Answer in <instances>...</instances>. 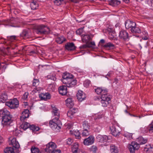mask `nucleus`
Returning <instances> with one entry per match:
<instances>
[{
  "label": "nucleus",
  "mask_w": 153,
  "mask_h": 153,
  "mask_svg": "<svg viewBox=\"0 0 153 153\" xmlns=\"http://www.w3.org/2000/svg\"><path fill=\"white\" fill-rule=\"evenodd\" d=\"M73 76L67 72L64 73L62 76V82L66 86H60L59 88V93L62 95H66L67 93V87L69 88L74 87L76 84V81L73 79Z\"/></svg>",
  "instance_id": "1"
},
{
  "label": "nucleus",
  "mask_w": 153,
  "mask_h": 153,
  "mask_svg": "<svg viewBox=\"0 0 153 153\" xmlns=\"http://www.w3.org/2000/svg\"><path fill=\"white\" fill-rule=\"evenodd\" d=\"M59 119L58 118H54L50 121L49 123V126L51 128L56 131H59L61 128V127L58 124L59 121Z\"/></svg>",
  "instance_id": "2"
},
{
  "label": "nucleus",
  "mask_w": 153,
  "mask_h": 153,
  "mask_svg": "<svg viewBox=\"0 0 153 153\" xmlns=\"http://www.w3.org/2000/svg\"><path fill=\"white\" fill-rule=\"evenodd\" d=\"M37 33L40 34H48L50 33L49 28L43 25H39L37 28Z\"/></svg>",
  "instance_id": "3"
},
{
  "label": "nucleus",
  "mask_w": 153,
  "mask_h": 153,
  "mask_svg": "<svg viewBox=\"0 0 153 153\" xmlns=\"http://www.w3.org/2000/svg\"><path fill=\"white\" fill-rule=\"evenodd\" d=\"M110 129L112 134L115 137L119 136L120 134L121 129L117 125H112L110 127Z\"/></svg>",
  "instance_id": "4"
},
{
  "label": "nucleus",
  "mask_w": 153,
  "mask_h": 153,
  "mask_svg": "<svg viewBox=\"0 0 153 153\" xmlns=\"http://www.w3.org/2000/svg\"><path fill=\"white\" fill-rule=\"evenodd\" d=\"M19 101L16 98H14L13 100L5 102V105L11 109L17 108L19 106Z\"/></svg>",
  "instance_id": "5"
},
{
  "label": "nucleus",
  "mask_w": 153,
  "mask_h": 153,
  "mask_svg": "<svg viewBox=\"0 0 153 153\" xmlns=\"http://www.w3.org/2000/svg\"><path fill=\"white\" fill-rule=\"evenodd\" d=\"M57 146L56 143L53 142H51L46 145L45 148V151L47 152L55 151Z\"/></svg>",
  "instance_id": "6"
},
{
  "label": "nucleus",
  "mask_w": 153,
  "mask_h": 153,
  "mask_svg": "<svg viewBox=\"0 0 153 153\" xmlns=\"http://www.w3.org/2000/svg\"><path fill=\"white\" fill-rule=\"evenodd\" d=\"M128 148L131 153H134L135 150L139 149L140 146L137 142H134L129 145Z\"/></svg>",
  "instance_id": "7"
},
{
  "label": "nucleus",
  "mask_w": 153,
  "mask_h": 153,
  "mask_svg": "<svg viewBox=\"0 0 153 153\" xmlns=\"http://www.w3.org/2000/svg\"><path fill=\"white\" fill-rule=\"evenodd\" d=\"M12 115L3 116L2 117V123L4 126H8L12 123Z\"/></svg>",
  "instance_id": "8"
},
{
  "label": "nucleus",
  "mask_w": 153,
  "mask_h": 153,
  "mask_svg": "<svg viewBox=\"0 0 153 153\" xmlns=\"http://www.w3.org/2000/svg\"><path fill=\"white\" fill-rule=\"evenodd\" d=\"M101 102L103 107H106L108 104L110 100V98L108 96V94L106 95H102L101 97Z\"/></svg>",
  "instance_id": "9"
},
{
  "label": "nucleus",
  "mask_w": 153,
  "mask_h": 153,
  "mask_svg": "<svg viewBox=\"0 0 153 153\" xmlns=\"http://www.w3.org/2000/svg\"><path fill=\"white\" fill-rule=\"evenodd\" d=\"M94 137L92 135H90L88 138L84 139L83 143L84 145L87 146L91 145L94 143Z\"/></svg>",
  "instance_id": "10"
},
{
  "label": "nucleus",
  "mask_w": 153,
  "mask_h": 153,
  "mask_svg": "<svg viewBox=\"0 0 153 153\" xmlns=\"http://www.w3.org/2000/svg\"><path fill=\"white\" fill-rule=\"evenodd\" d=\"M96 92L98 94L102 95H106L108 94V91L106 88L98 87L95 89Z\"/></svg>",
  "instance_id": "11"
},
{
  "label": "nucleus",
  "mask_w": 153,
  "mask_h": 153,
  "mask_svg": "<svg viewBox=\"0 0 153 153\" xmlns=\"http://www.w3.org/2000/svg\"><path fill=\"white\" fill-rule=\"evenodd\" d=\"M119 36L120 38L125 40H127L129 39L128 33L125 30H121L120 32Z\"/></svg>",
  "instance_id": "12"
},
{
  "label": "nucleus",
  "mask_w": 153,
  "mask_h": 153,
  "mask_svg": "<svg viewBox=\"0 0 153 153\" xmlns=\"http://www.w3.org/2000/svg\"><path fill=\"white\" fill-rule=\"evenodd\" d=\"M135 23L131 20H127L125 22V26L126 28H132L135 26Z\"/></svg>",
  "instance_id": "13"
},
{
  "label": "nucleus",
  "mask_w": 153,
  "mask_h": 153,
  "mask_svg": "<svg viewBox=\"0 0 153 153\" xmlns=\"http://www.w3.org/2000/svg\"><path fill=\"white\" fill-rule=\"evenodd\" d=\"M29 111L27 109H25L22 113L20 117V120L23 121L26 118L29 117Z\"/></svg>",
  "instance_id": "14"
},
{
  "label": "nucleus",
  "mask_w": 153,
  "mask_h": 153,
  "mask_svg": "<svg viewBox=\"0 0 153 153\" xmlns=\"http://www.w3.org/2000/svg\"><path fill=\"white\" fill-rule=\"evenodd\" d=\"M76 96L77 99L80 101L84 100L85 98V94L81 90H79L77 93Z\"/></svg>",
  "instance_id": "15"
},
{
  "label": "nucleus",
  "mask_w": 153,
  "mask_h": 153,
  "mask_svg": "<svg viewBox=\"0 0 153 153\" xmlns=\"http://www.w3.org/2000/svg\"><path fill=\"white\" fill-rule=\"evenodd\" d=\"M52 112L53 115L55 117L54 118H58L59 119V110L56 107H52Z\"/></svg>",
  "instance_id": "16"
},
{
  "label": "nucleus",
  "mask_w": 153,
  "mask_h": 153,
  "mask_svg": "<svg viewBox=\"0 0 153 153\" xmlns=\"http://www.w3.org/2000/svg\"><path fill=\"white\" fill-rule=\"evenodd\" d=\"M66 106L68 108H71L74 105V100L71 97L65 100Z\"/></svg>",
  "instance_id": "17"
},
{
  "label": "nucleus",
  "mask_w": 153,
  "mask_h": 153,
  "mask_svg": "<svg viewBox=\"0 0 153 153\" xmlns=\"http://www.w3.org/2000/svg\"><path fill=\"white\" fill-rule=\"evenodd\" d=\"M39 97L41 100H46L51 98L50 94L48 93H41L39 95Z\"/></svg>",
  "instance_id": "18"
},
{
  "label": "nucleus",
  "mask_w": 153,
  "mask_h": 153,
  "mask_svg": "<svg viewBox=\"0 0 153 153\" xmlns=\"http://www.w3.org/2000/svg\"><path fill=\"white\" fill-rule=\"evenodd\" d=\"M77 144H74L72 148L73 153H83L82 149H79Z\"/></svg>",
  "instance_id": "19"
},
{
  "label": "nucleus",
  "mask_w": 153,
  "mask_h": 153,
  "mask_svg": "<svg viewBox=\"0 0 153 153\" xmlns=\"http://www.w3.org/2000/svg\"><path fill=\"white\" fill-rule=\"evenodd\" d=\"M65 48L69 51H71L74 50L76 48V47L74 43H68L65 46Z\"/></svg>",
  "instance_id": "20"
},
{
  "label": "nucleus",
  "mask_w": 153,
  "mask_h": 153,
  "mask_svg": "<svg viewBox=\"0 0 153 153\" xmlns=\"http://www.w3.org/2000/svg\"><path fill=\"white\" fill-rule=\"evenodd\" d=\"M30 6L32 10H35L38 9L39 5L37 1H33L30 2Z\"/></svg>",
  "instance_id": "21"
},
{
  "label": "nucleus",
  "mask_w": 153,
  "mask_h": 153,
  "mask_svg": "<svg viewBox=\"0 0 153 153\" xmlns=\"http://www.w3.org/2000/svg\"><path fill=\"white\" fill-rule=\"evenodd\" d=\"M13 146L14 148L17 149L19 147V145L18 142L16 141L15 138H13L11 140L10 143Z\"/></svg>",
  "instance_id": "22"
},
{
  "label": "nucleus",
  "mask_w": 153,
  "mask_h": 153,
  "mask_svg": "<svg viewBox=\"0 0 153 153\" xmlns=\"http://www.w3.org/2000/svg\"><path fill=\"white\" fill-rule=\"evenodd\" d=\"M144 151L146 153H150L153 151V148L150 144L147 145L144 147Z\"/></svg>",
  "instance_id": "23"
},
{
  "label": "nucleus",
  "mask_w": 153,
  "mask_h": 153,
  "mask_svg": "<svg viewBox=\"0 0 153 153\" xmlns=\"http://www.w3.org/2000/svg\"><path fill=\"white\" fill-rule=\"evenodd\" d=\"M11 115L10 113L6 109L0 110V117H2L3 116H7Z\"/></svg>",
  "instance_id": "24"
},
{
  "label": "nucleus",
  "mask_w": 153,
  "mask_h": 153,
  "mask_svg": "<svg viewBox=\"0 0 153 153\" xmlns=\"http://www.w3.org/2000/svg\"><path fill=\"white\" fill-rule=\"evenodd\" d=\"M120 1L118 0H111L109 2L110 5L113 7H116L120 4Z\"/></svg>",
  "instance_id": "25"
},
{
  "label": "nucleus",
  "mask_w": 153,
  "mask_h": 153,
  "mask_svg": "<svg viewBox=\"0 0 153 153\" xmlns=\"http://www.w3.org/2000/svg\"><path fill=\"white\" fill-rule=\"evenodd\" d=\"M82 39L83 42L87 43L90 40L91 38L89 35H83L82 36Z\"/></svg>",
  "instance_id": "26"
},
{
  "label": "nucleus",
  "mask_w": 153,
  "mask_h": 153,
  "mask_svg": "<svg viewBox=\"0 0 153 153\" xmlns=\"http://www.w3.org/2000/svg\"><path fill=\"white\" fill-rule=\"evenodd\" d=\"M70 133L73 135H74L76 139H79L81 138V136L79 134V131L76 130L75 131H70Z\"/></svg>",
  "instance_id": "27"
},
{
  "label": "nucleus",
  "mask_w": 153,
  "mask_h": 153,
  "mask_svg": "<svg viewBox=\"0 0 153 153\" xmlns=\"http://www.w3.org/2000/svg\"><path fill=\"white\" fill-rule=\"evenodd\" d=\"M110 148V151L111 153H118V149L114 145H111Z\"/></svg>",
  "instance_id": "28"
},
{
  "label": "nucleus",
  "mask_w": 153,
  "mask_h": 153,
  "mask_svg": "<svg viewBox=\"0 0 153 153\" xmlns=\"http://www.w3.org/2000/svg\"><path fill=\"white\" fill-rule=\"evenodd\" d=\"M131 31L133 33H140L141 32L140 29L138 27H136V25L131 28Z\"/></svg>",
  "instance_id": "29"
},
{
  "label": "nucleus",
  "mask_w": 153,
  "mask_h": 153,
  "mask_svg": "<svg viewBox=\"0 0 153 153\" xmlns=\"http://www.w3.org/2000/svg\"><path fill=\"white\" fill-rule=\"evenodd\" d=\"M65 40V39L63 36H58L56 39V42L59 44L62 43Z\"/></svg>",
  "instance_id": "30"
},
{
  "label": "nucleus",
  "mask_w": 153,
  "mask_h": 153,
  "mask_svg": "<svg viewBox=\"0 0 153 153\" xmlns=\"http://www.w3.org/2000/svg\"><path fill=\"white\" fill-rule=\"evenodd\" d=\"M106 137L105 136H102L101 135H98L97 137V139L98 141L101 143L104 142V139Z\"/></svg>",
  "instance_id": "31"
},
{
  "label": "nucleus",
  "mask_w": 153,
  "mask_h": 153,
  "mask_svg": "<svg viewBox=\"0 0 153 153\" xmlns=\"http://www.w3.org/2000/svg\"><path fill=\"white\" fill-rule=\"evenodd\" d=\"M89 130L83 129L82 131V135L83 137H86L90 134Z\"/></svg>",
  "instance_id": "32"
},
{
  "label": "nucleus",
  "mask_w": 153,
  "mask_h": 153,
  "mask_svg": "<svg viewBox=\"0 0 153 153\" xmlns=\"http://www.w3.org/2000/svg\"><path fill=\"white\" fill-rule=\"evenodd\" d=\"M4 153H14L13 149L11 147H7L4 150Z\"/></svg>",
  "instance_id": "33"
},
{
  "label": "nucleus",
  "mask_w": 153,
  "mask_h": 153,
  "mask_svg": "<svg viewBox=\"0 0 153 153\" xmlns=\"http://www.w3.org/2000/svg\"><path fill=\"white\" fill-rule=\"evenodd\" d=\"M83 127V129H86L87 130H90V124L86 121H84L82 124Z\"/></svg>",
  "instance_id": "34"
},
{
  "label": "nucleus",
  "mask_w": 153,
  "mask_h": 153,
  "mask_svg": "<svg viewBox=\"0 0 153 153\" xmlns=\"http://www.w3.org/2000/svg\"><path fill=\"white\" fill-rule=\"evenodd\" d=\"M139 142L141 144H144L146 143L147 142V140L144 139L142 137H140L138 138Z\"/></svg>",
  "instance_id": "35"
},
{
  "label": "nucleus",
  "mask_w": 153,
  "mask_h": 153,
  "mask_svg": "<svg viewBox=\"0 0 153 153\" xmlns=\"http://www.w3.org/2000/svg\"><path fill=\"white\" fill-rule=\"evenodd\" d=\"M39 83V80L38 79H34L33 81V85L34 86L37 87Z\"/></svg>",
  "instance_id": "36"
},
{
  "label": "nucleus",
  "mask_w": 153,
  "mask_h": 153,
  "mask_svg": "<svg viewBox=\"0 0 153 153\" xmlns=\"http://www.w3.org/2000/svg\"><path fill=\"white\" fill-rule=\"evenodd\" d=\"M30 124L26 122L22 125L23 129L25 130L28 128H30Z\"/></svg>",
  "instance_id": "37"
},
{
  "label": "nucleus",
  "mask_w": 153,
  "mask_h": 153,
  "mask_svg": "<svg viewBox=\"0 0 153 153\" xmlns=\"http://www.w3.org/2000/svg\"><path fill=\"white\" fill-rule=\"evenodd\" d=\"M31 130H32L33 131H38L39 130V127L35 126L34 125H30V126L29 128Z\"/></svg>",
  "instance_id": "38"
},
{
  "label": "nucleus",
  "mask_w": 153,
  "mask_h": 153,
  "mask_svg": "<svg viewBox=\"0 0 153 153\" xmlns=\"http://www.w3.org/2000/svg\"><path fill=\"white\" fill-rule=\"evenodd\" d=\"M31 151L32 153H39V149L37 148L34 146L32 147Z\"/></svg>",
  "instance_id": "39"
},
{
  "label": "nucleus",
  "mask_w": 153,
  "mask_h": 153,
  "mask_svg": "<svg viewBox=\"0 0 153 153\" xmlns=\"http://www.w3.org/2000/svg\"><path fill=\"white\" fill-rule=\"evenodd\" d=\"M63 1V0H55L54 2L55 5L59 6L61 5L62 2Z\"/></svg>",
  "instance_id": "40"
},
{
  "label": "nucleus",
  "mask_w": 153,
  "mask_h": 153,
  "mask_svg": "<svg viewBox=\"0 0 153 153\" xmlns=\"http://www.w3.org/2000/svg\"><path fill=\"white\" fill-rule=\"evenodd\" d=\"M21 36L25 37H28V35L27 32L26 30H24L22 32Z\"/></svg>",
  "instance_id": "41"
},
{
  "label": "nucleus",
  "mask_w": 153,
  "mask_h": 153,
  "mask_svg": "<svg viewBox=\"0 0 153 153\" xmlns=\"http://www.w3.org/2000/svg\"><path fill=\"white\" fill-rule=\"evenodd\" d=\"M148 129L150 132H153V121L149 126Z\"/></svg>",
  "instance_id": "42"
},
{
  "label": "nucleus",
  "mask_w": 153,
  "mask_h": 153,
  "mask_svg": "<svg viewBox=\"0 0 153 153\" xmlns=\"http://www.w3.org/2000/svg\"><path fill=\"white\" fill-rule=\"evenodd\" d=\"M90 82L89 80H85L83 83L84 86L86 88H88L90 85Z\"/></svg>",
  "instance_id": "43"
},
{
  "label": "nucleus",
  "mask_w": 153,
  "mask_h": 153,
  "mask_svg": "<svg viewBox=\"0 0 153 153\" xmlns=\"http://www.w3.org/2000/svg\"><path fill=\"white\" fill-rule=\"evenodd\" d=\"M105 47L113 48L114 47V45L111 42H108L106 43L104 45Z\"/></svg>",
  "instance_id": "44"
},
{
  "label": "nucleus",
  "mask_w": 153,
  "mask_h": 153,
  "mask_svg": "<svg viewBox=\"0 0 153 153\" xmlns=\"http://www.w3.org/2000/svg\"><path fill=\"white\" fill-rule=\"evenodd\" d=\"M97 149V147L95 146H93L90 148V150L94 153H95Z\"/></svg>",
  "instance_id": "45"
},
{
  "label": "nucleus",
  "mask_w": 153,
  "mask_h": 153,
  "mask_svg": "<svg viewBox=\"0 0 153 153\" xmlns=\"http://www.w3.org/2000/svg\"><path fill=\"white\" fill-rule=\"evenodd\" d=\"M91 46L90 45H88L87 44H85L80 46L79 47V48L81 50L84 49L88 47H90Z\"/></svg>",
  "instance_id": "46"
},
{
  "label": "nucleus",
  "mask_w": 153,
  "mask_h": 153,
  "mask_svg": "<svg viewBox=\"0 0 153 153\" xmlns=\"http://www.w3.org/2000/svg\"><path fill=\"white\" fill-rule=\"evenodd\" d=\"M124 135L125 137H127L128 139L130 140L132 138V134L128 133H126L124 134Z\"/></svg>",
  "instance_id": "47"
},
{
  "label": "nucleus",
  "mask_w": 153,
  "mask_h": 153,
  "mask_svg": "<svg viewBox=\"0 0 153 153\" xmlns=\"http://www.w3.org/2000/svg\"><path fill=\"white\" fill-rule=\"evenodd\" d=\"M147 3L149 6H150V9L153 10V0L151 1H147Z\"/></svg>",
  "instance_id": "48"
},
{
  "label": "nucleus",
  "mask_w": 153,
  "mask_h": 153,
  "mask_svg": "<svg viewBox=\"0 0 153 153\" xmlns=\"http://www.w3.org/2000/svg\"><path fill=\"white\" fill-rule=\"evenodd\" d=\"M48 78L49 79L53 80L54 81H56V77L54 75H48Z\"/></svg>",
  "instance_id": "49"
},
{
  "label": "nucleus",
  "mask_w": 153,
  "mask_h": 153,
  "mask_svg": "<svg viewBox=\"0 0 153 153\" xmlns=\"http://www.w3.org/2000/svg\"><path fill=\"white\" fill-rule=\"evenodd\" d=\"M74 114H73L69 110L68 112L67 113V115L71 119L73 118V117Z\"/></svg>",
  "instance_id": "50"
},
{
  "label": "nucleus",
  "mask_w": 153,
  "mask_h": 153,
  "mask_svg": "<svg viewBox=\"0 0 153 153\" xmlns=\"http://www.w3.org/2000/svg\"><path fill=\"white\" fill-rule=\"evenodd\" d=\"M28 93L27 92H25L23 94L22 98L24 100H26L27 98Z\"/></svg>",
  "instance_id": "51"
},
{
  "label": "nucleus",
  "mask_w": 153,
  "mask_h": 153,
  "mask_svg": "<svg viewBox=\"0 0 153 153\" xmlns=\"http://www.w3.org/2000/svg\"><path fill=\"white\" fill-rule=\"evenodd\" d=\"M9 39H10L11 41H13L16 39V36H8Z\"/></svg>",
  "instance_id": "52"
},
{
  "label": "nucleus",
  "mask_w": 153,
  "mask_h": 153,
  "mask_svg": "<svg viewBox=\"0 0 153 153\" xmlns=\"http://www.w3.org/2000/svg\"><path fill=\"white\" fill-rule=\"evenodd\" d=\"M82 32V29H79L77 30L76 32V34L80 35H81Z\"/></svg>",
  "instance_id": "53"
},
{
  "label": "nucleus",
  "mask_w": 153,
  "mask_h": 153,
  "mask_svg": "<svg viewBox=\"0 0 153 153\" xmlns=\"http://www.w3.org/2000/svg\"><path fill=\"white\" fill-rule=\"evenodd\" d=\"M72 142V140L71 138H68L67 140V143L68 145H71Z\"/></svg>",
  "instance_id": "54"
},
{
  "label": "nucleus",
  "mask_w": 153,
  "mask_h": 153,
  "mask_svg": "<svg viewBox=\"0 0 153 153\" xmlns=\"http://www.w3.org/2000/svg\"><path fill=\"white\" fill-rule=\"evenodd\" d=\"M70 111H71V113L74 114L77 111V110L76 109H74V108H72L69 110Z\"/></svg>",
  "instance_id": "55"
},
{
  "label": "nucleus",
  "mask_w": 153,
  "mask_h": 153,
  "mask_svg": "<svg viewBox=\"0 0 153 153\" xmlns=\"http://www.w3.org/2000/svg\"><path fill=\"white\" fill-rule=\"evenodd\" d=\"M54 88V86L52 84H51L49 85L48 86V89H51V90L53 91V90Z\"/></svg>",
  "instance_id": "56"
},
{
  "label": "nucleus",
  "mask_w": 153,
  "mask_h": 153,
  "mask_svg": "<svg viewBox=\"0 0 153 153\" xmlns=\"http://www.w3.org/2000/svg\"><path fill=\"white\" fill-rule=\"evenodd\" d=\"M104 136H105L106 137L104 139V142H106L107 141H108V140H110L111 138V137H110L106 135H105Z\"/></svg>",
  "instance_id": "57"
},
{
  "label": "nucleus",
  "mask_w": 153,
  "mask_h": 153,
  "mask_svg": "<svg viewBox=\"0 0 153 153\" xmlns=\"http://www.w3.org/2000/svg\"><path fill=\"white\" fill-rule=\"evenodd\" d=\"M0 98L4 100H6L7 99V95H4L3 97V96H1V97H0Z\"/></svg>",
  "instance_id": "58"
},
{
  "label": "nucleus",
  "mask_w": 153,
  "mask_h": 153,
  "mask_svg": "<svg viewBox=\"0 0 153 153\" xmlns=\"http://www.w3.org/2000/svg\"><path fill=\"white\" fill-rule=\"evenodd\" d=\"M61 152V150L59 149H56L55 151H53V152H52L51 153H60Z\"/></svg>",
  "instance_id": "59"
},
{
  "label": "nucleus",
  "mask_w": 153,
  "mask_h": 153,
  "mask_svg": "<svg viewBox=\"0 0 153 153\" xmlns=\"http://www.w3.org/2000/svg\"><path fill=\"white\" fill-rule=\"evenodd\" d=\"M88 45H90L91 46V47L92 46H94L95 45V43L94 42H91L89 44H88Z\"/></svg>",
  "instance_id": "60"
},
{
  "label": "nucleus",
  "mask_w": 153,
  "mask_h": 153,
  "mask_svg": "<svg viewBox=\"0 0 153 153\" xmlns=\"http://www.w3.org/2000/svg\"><path fill=\"white\" fill-rule=\"evenodd\" d=\"M71 1L74 2L75 3H76L79 2V0H70Z\"/></svg>",
  "instance_id": "61"
},
{
  "label": "nucleus",
  "mask_w": 153,
  "mask_h": 153,
  "mask_svg": "<svg viewBox=\"0 0 153 153\" xmlns=\"http://www.w3.org/2000/svg\"><path fill=\"white\" fill-rule=\"evenodd\" d=\"M142 39L145 40H147L148 39V37L147 36V35H146V36L145 37H143Z\"/></svg>",
  "instance_id": "62"
},
{
  "label": "nucleus",
  "mask_w": 153,
  "mask_h": 153,
  "mask_svg": "<svg viewBox=\"0 0 153 153\" xmlns=\"http://www.w3.org/2000/svg\"><path fill=\"white\" fill-rule=\"evenodd\" d=\"M3 138L0 136V143H1L3 142Z\"/></svg>",
  "instance_id": "63"
},
{
  "label": "nucleus",
  "mask_w": 153,
  "mask_h": 153,
  "mask_svg": "<svg viewBox=\"0 0 153 153\" xmlns=\"http://www.w3.org/2000/svg\"><path fill=\"white\" fill-rule=\"evenodd\" d=\"M104 42L105 40L103 39H101L100 42V43H103Z\"/></svg>",
  "instance_id": "64"
}]
</instances>
